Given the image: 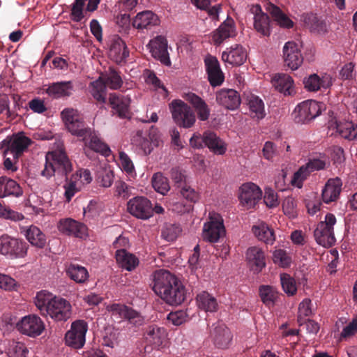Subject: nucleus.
I'll list each match as a JSON object with an SVG mask.
<instances>
[{
  "label": "nucleus",
  "instance_id": "nucleus-1",
  "mask_svg": "<svg viewBox=\"0 0 357 357\" xmlns=\"http://www.w3.org/2000/svg\"><path fill=\"white\" fill-rule=\"evenodd\" d=\"M153 292L170 305H181L185 299V288L181 281L169 271L160 269L151 275Z\"/></svg>",
  "mask_w": 357,
  "mask_h": 357
},
{
  "label": "nucleus",
  "instance_id": "nucleus-2",
  "mask_svg": "<svg viewBox=\"0 0 357 357\" xmlns=\"http://www.w3.org/2000/svg\"><path fill=\"white\" fill-rule=\"evenodd\" d=\"M34 303L42 316L48 317L56 322L66 321L72 315L73 307L68 300L46 290L36 294Z\"/></svg>",
  "mask_w": 357,
  "mask_h": 357
},
{
  "label": "nucleus",
  "instance_id": "nucleus-3",
  "mask_svg": "<svg viewBox=\"0 0 357 357\" xmlns=\"http://www.w3.org/2000/svg\"><path fill=\"white\" fill-rule=\"evenodd\" d=\"M72 169V163L61 146L59 149L46 153L45 167L41 175L49 178L55 174L67 175Z\"/></svg>",
  "mask_w": 357,
  "mask_h": 357
},
{
  "label": "nucleus",
  "instance_id": "nucleus-4",
  "mask_svg": "<svg viewBox=\"0 0 357 357\" xmlns=\"http://www.w3.org/2000/svg\"><path fill=\"white\" fill-rule=\"evenodd\" d=\"M226 235L222 216L215 211H210L202 227V239L208 243H215Z\"/></svg>",
  "mask_w": 357,
  "mask_h": 357
},
{
  "label": "nucleus",
  "instance_id": "nucleus-5",
  "mask_svg": "<svg viewBox=\"0 0 357 357\" xmlns=\"http://www.w3.org/2000/svg\"><path fill=\"white\" fill-rule=\"evenodd\" d=\"M144 339L146 345L144 351H141L142 354H149L153 349L160 351L168 347L169 344L167 329L157 325H151L146 328Z\"/></svg>",
  "mask_w": 357,
  "mask_h": 357
},
{
  "label": "nucleus",
  "instance_id": "nucleus-6",
  "mask_svg": "<svg viewBox=\"0 0 357 357\" xmlns=\"http://www.w3.org/2000/svg\"><path fill=\"white\" fill-rule=\"evenodd\" d=\"M325 109L324 105L314 100H307L298 104L292 112L295 123L307 124L319 116Z\"/></svg>",
  "mask_w": 357,
  "mask_h": 357
},
{
  "label": "nucleus",
  "instance_id": "nucleus-7",
  "mask_svg": "<svg viewBox=\"0 0 357 357\" xmlns=\"http://www.w3.org/2000/svg\"><path fill=\"white\" fill-rule=\"evenodd\" d=\"M29 245L23 240L3 235L0 237V255L10 259L24 258L27 255Z\"/></svg>",
  "mask_w": 357,
  "mask_h": 357
},
{
  "label": "nucleus",
  "instance_id": "nucleus-8",
  "mask_svg": "<svg viewBox=\"0 0 357 357\" xmlns=\"http://www.w3.org/2000/svg\"><path fill=\"white\" fill-rule=\"evenodd\" d=\"M169 110L174 122L179 127L192 128L196 122V116L191 107L181 100H174L169 104Z\"/></svg>",
  "mask_w": 357,
  "mask_h": 357
},
{
  "label": "nucleus",
  "instance_id": "nucleus-9",
  "mask_svg": "<svg viewBox=\"0 0 357 357\" xmlns=\"http://www.w3.org/2000/svg\"><path fill=\"white\" fill-rule=\"evenodd\" d=\"M336 224V218L332 213H327L324 220L321 221L314 231L315 240L318 244L328 248L335 243L333 227Z\"/></svg>",
  "mask_w": 357,
  "mask_h": 357
},
{
  "label": "nucleus",
  "instance_id": "nucleus-10",
  "mask_svg": "<svg viewBox=\"0 0 357 357\" xmlns=\"http://www.w3.org/2000/svg\"><path fill=\"white\" fill-rule=\"evenodd\" d=\"M31 143V140L24 132H20L6 138L1 143V149L6 155L19 158Z\"/></svg>",
  "mask_w": 357,
  "mask_h": 357
},
{
  "label": "nucleus",
  "instance_id": "nucleus-11",
  "mask_svg": "<svg viewBox=\"0 0 357 357\" xmlns=\"http://www.w3.org/2000/svg\"><path fill=\"white\" fill-rule=\"evenodd\" d=\"M149 138L143 132L138 130L132 137V144L144 155L150 154L154 146H158L160 142V135L158 129L152 126L149 132Z\"/></svg>",
  "mask_w": 357,
  "mask_h": 357
},
{
  "label": "nucleus",
  "instance_id": "nucleus-12",
  "mask_svg": "<svg viewBox=\"0 0 357 357\" xmlns=\"http://www.w3.org/2000/svg\"><path fill=\"white\" fill-rule=\"evenodd\" d=\"M88 324L84 320H76L71 324L70 328L65 335V343L73 349H81L86 342Z\"/></svg>",
  "mask_w": 357,
  "mask_h": 357
},
{
  "label": "nucleus",
  "instance_id": "nucleus-13",
  "mask_svg": "<svg viewBox=\"0 0 357 357\" xmlns=\"http://www.w3.org/2000/svg\"><path fill=\"white\" fill-rule=\"evenodd\" d=\"M261 189L252 182L243 183L238 190L240 204L246 209L255 207L262 197Z\"/></svg>",
  "mask_w": 357,
  "mask_h": 357
},
{
  "label": "nucleus",
  "instance_id": "nucleus-14",
  "mask_svg": "<svg viewBox=\"0 0 357 357\" xmlns=\"http://www.w3.org/2000/svg\"><path fill=\"white\" fill-rule=\"evenodd\" d=\"M16 328L21 334L30 337L40 336L45 331L43 321L36 314L23 317L16 324Z\"/></svg>",
  "mask_w": 357,
  "mask_h": 357
},
{
  "label": "nucleus",
  "instance_id": "nucleus-15",
  "mask_svg": "<svg viewBox=\"0 0 357 357\" xmlns=\"http://www.w3.org/2000/svg\"><path fill=\"white\" fill-rule=\"evenodd\" d=\"M61 115L67 129L72 135L81 137L86 134V128L84 126L83 118L76 109H64Z\"/></svg>",
  "mask_w": 357,
  "mask_h": 357
},
{
  "label": "nucleus",
  "instance_id": "nucleus-16",
  "mask_svg": "<svg viewBox=\"0 0 357 357\" xmlns=\"http://www.w3.org/2000/svg\"><path fill=\"white\" fill-rule=\"evenodd\" d=\"M328 128L331 135H339L349 140H353L357 137V126L351 121L332 118L328 121Z\"/></svg>",
  "mask_w": 357,
  "mask_h": 357
},
{
  "label": "nucleus",
  "instance_id": "nucleus-17",
  "mask_svg": "<svg viewBox=\"0 0 357 357\" xmlns=\"http://www.w3.org/2000/svg\"><path fill=\"white\" fill-rule=\"evenodd\" d=\"M107 310L115 319H125L130 324L140 326L144 322V317L137 311L120 303H113L106 307Z\"/></svg>",
  "mask_w": 357,
  "mask_h": 357
},
{
  "label": "nucleus",
  "instance_id": "nucleus-18",
  "mask_svg": "<svg viewBox=\"0 0 357 357\" xmlns=\"http://www.w3.org/2000/svg\"><path fill=\"white\" fill-rule=\"evenodd\" d=\"M128 211L133 216L147 220L153 215V205L144 197H135L128 202Z\"/></svg>",
  "mask_w": 357,
  "mask_h": 357
},
{
  "label": "nucleus",
  "instance_id": "nucleus-19",
  "mask_svg": "<svg viewBox=\"0 0 357 357\" xmlns=\"http://www.w3.org/2000/svg\"><path fill=\"white\" fill-rule=\"evenodd\" d=\"M303 84L307 91L324 92L333 85V77L326 73H314L304 78Z\"/></svg>",
  "mask_w": 357,
  "mask_h": 357
},
{
  "label": "nucleus",
  "instance_id": "nucleus-20",
  "mask_svg": "<svg viewBox=\"0 0 357 357\" xmlns=\"http://www.w3.org/2000/svg\"><path fill=\"white\" fill-rule=\"evenodd\" d=\"M325 167V162L319 159L310 160L305 165H302L292 176L291 184L297 188H301L303 182L310 174L316 170H320Z\"/></svg>",
  "mask_w": 357,
  "mask_h": 357
},
{
  "label": "nucleus",
  "instance_id": "nucleus-21",
  "mask_svg": "<svg viewBox=\"0 0 357 357\" xmlns=\"http://www.w3.org/2000/svg\"><path fill=\"white\" fill-rule=\"evenodd\" d=\"M151 55L165 66H170L171 61L167 52V40L162 36H157L151 40L147 45Z\"/></svg>",
  "mask_w": 357,
  "mask_h": 357
},
{
  "label": "nucleus",
  "instance_id": "nucleus-22",
  "mask_svg": "<svg viewBox=\"0 0 357 357\" xmlns=\"http://www.w3.org/2000/svg\"><path fill=\"white\" fill-rule=\"evenodd\" d=\"M283 58L285 65L293 70H297L303 61L298 45L293 41H289L284 44Z\"/></svg>",
  "mask_w": 357,
  "mask_h": 357
},
{
  "label": "nucleus",
  "instance_id": "nucleus-23",
  "mask_svg": "<svg viewBox=\"0 0 357 357\" xmlns=\"http://www.w3.org/2000/svg\"><path fill=\"white\" fill-rule=\"evenodd\" d=\"M58 230L63 234L83 238L87 236L86 227L73 219H61L57 225Z\"/></svg>",
  "mask_w": 357,
  "mask_h": 357
},
{
  "label": "nucleus",
  "instance_id": "nucleus-24",
  "mask_svg": "<svg viewBox=\"0 0 357 357\" xmlns=\"http://www.w3.org/2000/svg\"><path fill=\"white\" fill-rule=\"evenodd\" d=\"M84 144L91 150L107 157L110 155L111 151L109 146L100 139L99 135L90 128L86 129V134L79 137Z\"/></svg>",
  "mask_w": 357,
  "mask_h": 357
},
{
  "label": "nucleus",
  "instance_id": "nucleus-25",
  "mask_svg": "<svg viewBox=\"0 0 357 357\" xmlns=\"http://www.w3.org/2000/svg\"><path fill=\"white\" fill-rule=\"evenodd\" d=\"M250 12L254 15V29L262 36H268L271 33L269 17L264 13L259 4L252 5Z\"/></svg>",
  "mask_w": 357,
  "mask_h": 357
},
{
  "label": "nucleus",
  "instance_id": "nucleus-26",
  "mask_svg": "<svg viewBox=\"0 0 357 357\" xmlns=\"http://www.w3.org/2000/svg\"><path fill=\"white\" fill-rule=\"evenodd\" d=\"M204 63L211 85L213 86L221 85L225 77L218 59L215 56L208 55L206 56Z\"/></svg>",
  "mask_w": 357,
  "mask_h": 357
},
{
  "label": "nucleus",
  "instance_id": "nucleus-27",
  "mask_svg": "<svg viewBox=\"0 0 357 357\" xmlns=\"http://www.w3.org/2000/svg\"><path fill=\"white\" fill-rule=\"evenodd\" d=\"M236 36V29L234 21L231 18H227L213 32L212 40L215 45H220L227 39Z\"/></svg>",
  "mask_w": 357,
  "mask_h": 357
},
{
  "label": "nucleus",
  "instance_id": "nucleus-28",
  "mask_svg": "<svg viewBox=\"0 0 357 357\" xmlns=\"http://www.w3.org/2000/svg\"><path fill=\"white\" fill-rule=\"evenodd\" d=\"M158 16L151 10L139 12L133 18L132 24L139 30L150 29L160 24Z\"/></svg>",
  "mask_w": 357,
  "mask_h": 357
},
{
  "label": "nucleus",
  "instance_id": "nucleus-29",
  "mask_svg": "<svg viewBox=\"0 0 357 357\" xmlns=\"http://www.w3.org/2000/svg\"><path fill=\"white\" fill-rule=\"evenodd\" d=\"M109 56L116 63L125 62L129 56L126 43L118 36H114L111 39Z\"/></svg>",
  "mask_w": 357,
  "mask_h": 357
},
{
  "label": "nucleus",
  "instance_id": "nucleus-30",
  "mask_svg": "<svg viewBox=\"0 0 357 357\" xmlns=\"http://www.w3.org/2000/svg\"><path fill=\"white\" fill-rule=\"evenodd\" d=\"M21 233L27 241L33 247L43 248L47 243L45 234L35 225L25 226L20 229Z\"/></svg>",
  "mask_w": 357,
  "mask_h": 357
},
{
  "label": "nucleus",
  "instance_id": "nucleus-31",
  "mask_svg": "<svg viewBox=\"0 0 357 357\" xmlns=\"http://www.w3.org/2000/svg\"><path fill=\"white\" fill-rule=\"evenodd\" d=\"M217 102L230 110L237 109L241 105V98L238 92L233 89H222L216 94Z\"/></svg>",
  "mask_w": 357,
  "mask_h": 357
},
{
  "label": "nucleus",
  "instance_id": "nucleus-32",
  "mask_svg": "<svg viewBox=\"0 0 357 357\" xmlns=\"http://www.w3.org/2000/svg\"><path fill=\"white\" fill-rule=\"evenodd\" d=\"M183 98L192 106L200 121H204L208 119L211 109L202 98L194 93H185Z\"/></svg>",
  "mask_w": 357,
  "mask_h": 357
},
{
  "label": "nucleus",
  "instance_id": "nucleus-33",
  "mask_svg": "<svg viewBox=\"0 0 357 357\" xmlns=\"http://www.w3.org/2000/svg\"><path fill=\"white\" fill-rule=\"evenodd\" d=\"M245 101L249 109V114L252 119L259 121L266 116L265 106L263 100L257 96L251 93H245Z\"/></svg>",
  "mask_w": 357,
  "mask_h": 357
},
{
  "label": "nucleus",
  "instance_id": "nucleus-34",
  "mask_svg": "<svg viewBox=\"0 0 357 357\" xmlns=\"http://www.w3.org/2000/svg\"><path fill=\"white\" fill-rule=\"evenodd\" d=\"M275 89L284 95H292L295 92L293 78L285 73H277L271 78Z\"/></svg>",
  "mask_w": 357,
  "mask_h": 357
},
{
  "label": "nucleus",
  "instance_id": "nucleus-35",
  "mask_svg": "<svg viewBox=\"0 0 357 357\" xmlns=\"http://www.w3.org/2000/svg\"><path fill=\"white\" fill-rule=\"evenodd\" d=\"M247 59L245 50L239 45H235L227 48L222 54V59L233 66L242 65Z\"/></svg>",
  "mask_w": 357,
  "mask_h": 357
},
{
  "label": "nucleus",
  "instance_id": "nucleus-36",
  "mask_svg": "<svg viewBox=\"0 0 357 357\" xmlns=\"http://www.w3.org/2000/svg\"><path fill=\"white\" fill-rule=\"evenodd\" d=\"M342 182L338 177L330 178L322 190V199L324 203L329 204L336 201L341 192Z\"/></svg>",
  "mask_w": 357,
  "mask_h": 357
},
{
  "label": "nucleus",
  "instance_id": "nucleus-37",
  "mask_svg": "<svg viewBox=\"0 0 357 357\" xmlns=\"http://www.w3.org/2000/svg\"><path fill=\"white\" fill-rule=\"evenodd\" d=\"M23 194L20 185L15 180L7 177H0V198L7 197H19Z\"/></svg>",
  "mask_w": 357,
  "mask_h": 357
},
{
  "label": "nucleus",
  "instance_id": "nucleus-38",
  "mask_svg": "<svg viewBox=\"0 0 357 357\" xmlns=\"http://www.w3.org/2000/svg\"><path fill=\"white\" fill-rule=\"evenodd\" d=\"M109 102L112 109L118 114L119 117H128L130 103V98L129 97L114 93L109 95Z\"/></svg>",
  "mask_w": 357,
  "mask_h": 357
},
{
  "label": "nucleus",
  "instance_id": "nucleus-39",
  "mask_svg": "<svg viewBox=\"0 0 357 357\" xmlns=\"http://www.w3.org/2000/svg\"><path fill=\"white\" fill-rule=\"evenodd\" d=\"M214 344L220 349L227 348L232 340L230 330L225 325H218L211 332Z\"/></svg>",
  "mask_w": 357,
  "mask_h": 357
},
{
  "label": "nucleus",
  "instance_id": "nucleus-40",
  "mask_svg": "<svg viewBox=\"0 0 357 357\" xmlns=\"http://www.w3.org/2000/svg\"><path fill=\"white\" fill-rule=\"evenodd\" d=\"M246 259L255 271H261L266 266L264 252L259 247L254 246L248 248L246 252Z\"/></svg>",
  "mask_w": 357,
  "mask_h": 357
},
{
  "label": "nucleus",
  "instance_id": "nucleus-41",
  "mask_svg": "<svg viewBox=\"0 0 357 357\" xmlns=\"http://www.w3.org/2000/svg\"><path fill=\"white\" fill-rule=\"evenodd\" d=\"M205 146L216 155H224L227 151V144L220 139L215 132L211 131L204 132Z\"/></svg>",
  "mask_w": 357,
  "mask_h": 357
},
{
  "label": "nucleus",
  "instance_id": "nucleus-42",
  "mask_svg": "<svg viewBox=\"0 0 357 357\" xmlns=\"http://www.w3.org/2000/svg\"><path fill=\"white\" fill-rule=\"evenodd\" d=\"M73 91L72 82H59L50 84L46 89L47 94L53 98L70 96Z\"/></svg>",
  "mask_w": 357,
  "mask_h": 357
},
{
  "label": "nucleus",
  "instance_id": "nucleus-43",
  "mask_svg": "<svg viewBox=\"0 0 357 357\" xmlns=\"http://www.w3.org/2000/svg\"><path fill=\"white\" fill-rule=\"evenodd\" d=\"M266 10L269 12L273 20L280 27L287 29L293 28L294 22L279 7L273 3H268Z\"/></svg>",
  "mask_w": 357,
  "mask_h": 357
},
{
  "label": "nucleus",
  "instance_id": "nucleus-44",
  "mask_svg": "<svg viewBox=\"0 0 357 357\" xmlns=\"http://www.w3.org/2000/svg\"><path fill=\"white\" fill-rule=\"evenodd\" d=\"M115 257L118 265L128 271H133L139 265L138 258L127 250H116Z\"/></svg>",
  "mask_w": 357,
  "mask_h": 357
},
{
  "label": "nucleus",
  "instance_id": "nucleus-45",
  "mask_svg": "<svg viewBox=\"0 0 357 357\" xmlns=\"http://www.w3.org/2000/svg\"><path fill=\"white\" fill-rule=\"evenodd\" d=\"M258 240L273 245L275 241L273 229L264 222H259L252 229Z\"/></svg>",
  "mask_w": 357,
  "mask_h": 357
},
{
  "label": "nucleus",
  "instance_id": "nucleus-46",
  "mask_svg": "<svg viewBox=\"0 0 357 357\" xmlns=\"http://www.w3.org/2000/svg\"><path fill=\"white\" fill-rule=\"evenodd\" d=\"M199 309L206 312H214L218 310L217 299L207 291H202L196 296Z\"/></svg>",
  "mask_w": 357,
  "mask_h": 357
},
{
  "label": "nucleus",
  "instance_id": "nucleus-47",
  "mask_svg": "<svg viewBox=\"0 0 357 357\" xmlns=\"http://www.w3.org/2000/svg\"><path fill=\"white\" fill-rule=\"evenodd\" d=\"M66 272L68 277L79 284L86 282L89 278L87 269L79 264H70L66 268Z\"/></svg>",
  "mask_w": 357,
  "mask_h": 357
},
{
  "label": "nucleus",
  "instance_id": "nucleus-48",
  "mask_svg": "<svg viewBox=\"0 0 357 357\" xmlns=\"http://www.w3.org/2000/svg\"><path fill=\"white\" fill-rule=\"evenodd\" d=\"M89 88L91 94L97 101L101 103L105 102L107 86L103 77L100 76L98 79L92 82Z\"/></svg>",
  "mask_w": 357,
  "mask_h": 357
},
{
  "label": "nucleus",
  "instance_id": "nucleus-49",
  "mask_svg": "<svg viewBox=\"0 0 357 357\" xmlns=\"http://www.w3.org/2000/svg\"><path fill=\"white\" fill-rule=\"evenodd\" d=\"M301 18L305 26L311 31L321 33L326 31V24L320 20L315 14H303Z\"/></svg>",
  "mask_w": 357,
  "mask_h": 357
},
{
  "label": "nucleus",
  "instance_id": "nucleus-50",
  "mask_svg": "<svg viewBox=\"0 0 357 357\" xmlns=\"http://www.w3.org/2000/svg\"><path fill=\"white\" fill-rule=\"evenodd\" d=\"M259 291L261 301L267 306L273 305L278 297V292L273 286L261 285Z\"/></svg>",
  "mask_w": 357,
  "mask_h": 357
},
{
  "label": "nucleus",
  "instance_id": "nucleus-51",
  "mask_svg": "<svg viewBox=\"0 0 357 357\" xmlns=\"http://www.w3.org/2000/svg\"><path fill=\"white\" fill-rule=\"evenodd\" d=\"M151 183L154 190L163 195H166L170 189L167 178L161 172H157L153 175Z\"/></svg>",
  "mask_w": 357,
  "mask_h": 357
},
{
  "label": "nucleus",
  "instance_id": "nucleus-52",
  "mask_svg": "<svg viewBox=\"0 0 357 357\" xmlns=\"http://www.w3.org/2000/svg\"><path fill=\"white\" fill-rule=\"evenodd\" d=\"M87 0H75L71 6L70 18L75 22H80L84 19L86 8L84 9Z\"/></svg>",
  "mask_w": 357,
  "mask_h": 357
},
{
  "label": "nucleus",
  "instance_id": "nucleus-53",
  "mask_svg": "<svg viewBox=\"0 0 357 357\" xmlns=\"http://www.w3.org/2000/svg\"><path fill=\"white\" fill-rule=\"evenodd\" d=\"M119 166L121 170L126 173L129 179L135 178L136 172L135 166L130 158L123 151L119 152Z\"/></svg>",
  "mask_w": 357,
  "mask_h": 357
},
{
  "label": "nucleus",
  "instance_id": "nucleus-54",
  "mask_svg": "<svg viewBox=\"0 0 357 357\" xmlns=\"http://www.w3.org/2000/svg\"><path fill=\"white\" fill-rule=\"evenodd\" d=\"M272 259L275 264L282 268L289 267L292 262L290 254L287 250L281 248L273 250Z\"/></svg>",
  "mask_w": 357,
  "mask_h": 357
},
{
  "label": "nucleus",
  "instance_id": "nucleus-55",
  "mask_svg": "<svg viewBox=\"0 0 357 357\" xmlns=\"http://www.w3.org/2000/svg\"><path fill=\"white\" fill-rule=\"evenodd\" d=\"M104 77V82L107 86L113 90L119 89L122 85V79L120 75L115 70L109 68L105 74L101 75Z\"/></svg>",
  "mask_w": 357,
  "mask_h": 357
},
{
  "label": "nucleus",
  "instance_id": "nucleus-56",
  "mask_svg": "<svg viewBox=\"0 0 357 357\" xmlns=\"http://www.w3.org/2000/svg\"><path fill=\"white\" fill-rule=\"evenodd\" d=\"M280 278L282 289L285 294L289 296L295 295L297 291V286L295 279L287 273L280 274Z\"/></svg>",
  "mask_w": 357,
  "mask_h": 357
},
{
  "label": "nucleus",
  "instance_id": "nucleus-57",
  "mask_svg": "<svg viewBox=\"0 0 357 357\" xmlns=\"http://www.w3.org/2000/svg\"><path fill=\"white\" fill-rule=\"evenodd\" d=\"M70 178L77 183L82 188L92 181V176L89 170L86 169H77Z\"/></svg>",
  "mask_w": 357,
  "mask_h": 357
},
{
  "label": "nucleus",
  "instance_id": "nucleus-58",
  "mask_svg": "<svg viewBox=\"0 0 357 357\" xmlns=\"http://www.w3.org/2000/svg\"><path fill=\"white\" fill-rule=\"evenodd\" d=\"M28 354L29 349L23 342L13 341L10 343L8 357H26Z\"/></svg>",
  "mask_w": 357,
  "mask_h": 357
},
{
  "label": "nucleus",
  "instance_id": "nucleus-59",
  "mask_svg": "<svg viewBox=\"0 0 357 357\" xmlns=\"http://www.w3.org/2000/svg\"><path fill=\"white\" fill-rule=\"evenodd\" d=\"M63 188L65 190L64 192V197L67 202H70L72 198L75 196V195L82 190V188L79 185L75 183L73 180H72L70 177L66 178V183L63 185Z\"/></svg>",
  "mask_w": 357,
  "mask_h": 357
},
{
  "label": "nucleus",
  "instance_id": "nucleus-60",
  "mask_svg": "<svg viewBox=\"0 0 357 357\" xmlns=\"http://www.w3.org/2000/svg\"><path fill=\"white\" fill-rule=\"evenodd\" d=\"M63 188L65 190L64 192V197L67 202H70L72 198L75 196V195L82 190V188L79 185L75 183L73 180H72L70 177L66 178V183L63 185Z\"/></svg>",
  "mask_w": 357,
  "mask_h": 357
},
{
  "label": "nucleus",
  "instance_id": "nucleus-61",
  "mask_svg": "<svg viewBox=\"0 0 357 357\" xmlns=\"http://www.w3.org/2000/svg\"><path fill=\"white\" fill-rule=\"evenodd\" d=\"M19 286L14 278L8 275L0 273V289L7 291H17Z\"/></svg>",
  "mask_w": 357,
  "mask_h": 357
},
{
  "label": "nucleus",
  "instance_id": "nucleus-62",
  "mask_svg": "<svg viewBox=\"0 0 357 357\" xmlns=\"http://www.w3.org/2000/svg\"><path fill=\"white\" fill-rule=\"evenodd\" d=\"M188 318V314L185 310L172 312L167 315V320L174 326H180L184 324Z\"/></svg>",
  "mask_w": 357,
  "mask_h": 357
},
{
  "label": "nucleus",
  "instance_id": "nucleus-63",
  "mask_svg": "<svg viewBox=\"0 0 357 357\" xmlns=\"http://www.w3.org/2000/svg\"><path fill=\"white\" fill-rule=\"evenodd\" d=\"M282 209L285 215L290 218L297 215L296 204L293 197H287L282 202Z\"/></svg>",
  "mask_w": 357,
  "mask_h": 357
},
{
  "label": "nucleus",
  "instance_id": "nucleus-64",
  "mask_svg": "<svg viewBox=\"0 0 357 357\" xmlns=\"http://www.w3.org/2000/svg\"><path fill=\"white\" fill-rule=\"evenodd\" d=\"M98 179L102 186L110 187L114 180L113 172L109 168H105L98 172Z\"/></svg>",
  "mask_w": 357,
  "mask_h": 357
}]
</instances>
